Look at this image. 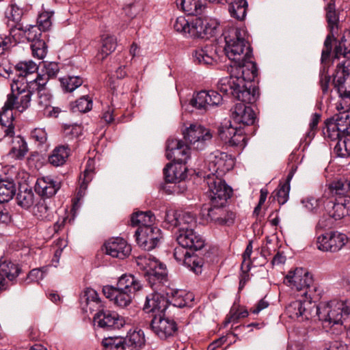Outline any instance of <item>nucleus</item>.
I'll return each instance as SVG.
<instances>
[{
  "label": "nucleus",
  "instance_id": "obj_14",
  "mask_svg": "<svg viewBox=\"0 0 350 350\" xmlns=\"http://www.w3.org/2000/svg\"><path fill=\"white\" fill-rule=\"evenodd\" d=\"M285 280L292 288L300 292L301 297L309 296L308 292L313 280L310 274L306 269L299 267L289 271Z\"/></svg>",
  "mask_w": 350,
  "mask_h": 350
},
{
  "label": "nucleus",
  "instance_id": "obj_44",
  "mask_svg": "<svg viewBox=\"0 0 350 350\" xmlns=\"http://www.w3.org/2000/svg\"><path fill=\"white\" fill-rule=\"evenodd\" d=\"M350 54V31H345L338 44L334 51V58L339 59Z\"/></svg>",
  "mask_w": 350,
  "mask_h": 350
},
{
  "label": "nucleus",
  "instance_id": "obj_5",
  "mask_svg": "<svg viewBox=\"0 0 350 350\" xmlns=\"http://www.w3.org/2000/svg\"><path fill=\"white\" fill-rule=\"evenodd\" d=\"M135 262L139 269L145 271L150 286L156 292H161L164 283L167 282L165 266L148 254L137 256Z\"/></svg>",
  "mask_w": 350,
  "mask_h": 350
},
{
  "label": "nucleus",
  "instance_id": "obj_31",
  "mask_svg": "<svg viewBox=\"0 0 350 350\" xmlns=\"http://www.w3.org/2000/svg\"><path fill=\"white\" fill-rule=\"evenodd\" d=\"M193 57L194 60L199 64L211 65L217 61V46L209 45L196 49Z\"/></svg>",
  "mask_w": 350,
  "mask_h": 350
},
{
  "label": "nucleus",
  "instance_id": "obj_22",
  "mask_svg": "<svg viewBox=\"0 0 350 350\" xmlns=\"http://www.w3.org/2000/svg\"><path fill=\"white\" fill-rule=\"evenodd\" d=\"M95 323L106 329H120L125 324L124 319L115 312L100 310L94 317Z\"/></svg>",
  "mask_w": 350,
  "mask_h": 350
},
{
  "label": "nucleus",
  "instance_id": "obj_56",
  "mask_svg": "<svg viewBox=\"0 0 350 350\" xmlns=\"http://www.w3.org/2000/svg\"><path fill=\"white\" fill-rule=\"evenodd\" d=\"M207 98V93L206 90L198 92L191 100V105L199 109H207V104L206 99Z\"/></svg>",
  "mask_w": 350,
  "mask_h": 350
},
{
  "label": "nucleus",
  "instance_id": "obj_1",
  "mask_svg": "<svg viewBox=\"0 0 350 350\" xmlns=\"http://www.w3.org/2000/svg\"><path fill=\"white\" fill-rule=\"evenodd\" d=\"M246 66L230 67V77L221 78L217 88L224 94H232L238 100L254 103L259 96L258 88L254 83L258 70L250 62Z\"/></svg>",
  "mask_w": 350,
  "mask_h": 350
},
{
  "label": "nucleus",
  "instance_id": "obj_59",
  "mask_svg": "<svg viewBox=\"0 0 350 350\" xmlns=\"http://www.w3.org/2000/svg\"><path fill=\"white\" fill-rule=\"evenodd\" d=\"M170 293L172 295V298L170 302L172 303L174 306L178 308H183L186 306L187 302L183 298V291L178 290H170V292H167V295H168Z\"/></svg>",
  "mask_w": 350,
  "mask_h": 350
},
{
  "label": "nucleus",
  "instance_id": "obj_63",
  "mask_svg": "<svg viewBox=\"0 0 350 350\" xmlns=\"http://www.w3.org/2000/svg\"><path fill=\"white\" fill-rule=\"evenodd\" d=\"M81 299L87 304H89L90 302H95L96 304H99L100 302L97 292L91 288H87L84 291Z\"/></svg>",
  "mask_w": 350,
  "mask_h": 350
},
{
  "label": "nucleus",
  "instance_id": "obj_58",
  "mask_svg": "<svg viewBox=\"0 0 350 350\" xmlns=\"http://www.w3.org/2000/svg\"><path fill=\"white\" fill-rule=\"evenodd\" d=\"M190 25L191 22L187 20L185 16H178L174 23V28L178 32L189 35Z\"/></svg>",
  "mask_w": 350,
  "mask_h": 350
},
{
  "label": "nucleus",
  "instance_id": "obj_38",
  "mask_svg": "<svg viewBox=\"0 0 350 350\" xmlns=\"http://www.w3.org/2000/svg\"><path fill=\"white\" fill-rule=\"evenodd\" d=\"M155 217L151 211L139 212L132 215L131 223L132 226H139V228L152 227Z\"/></svg>",
  "mask_w": 350,
  "mask_h": 350
},
{
  "label": "nucleus",
  "instance_id": "obj_32",
  "mask_svg": "<svg viewBox=\"0 0 350 350\" xmlns=\"http://www.w3.org/2000/svg\"><path fill=\"white\" fill-rule=\"evenodd\" d=\"M163 174L167 182L180 183L187 177L186 167L182 163H169L163 169Z\"/></svg>",
  "mask_w": 350,
  "mask_h": 350
},
{
  "label": "nucleus",
  "instance_id": "obj_62",
  "mask_svg": "<svg viewBox=\"0 0 350 350\" xmlns=\"http://www.w3.org/2000/svg\"><path fill=\"white\" fill-rule=\"evenodd\" d=\"M207 98L206 99L207 104V109L212 106H217L222 101V96L216 91H206Z\"/></svg>",
  "mask_w": 350,
  "mask_h": 350
},
{
  "label": "nucleus",
  "instance_id": "obj_35",
  "mask_svg": "<svg viewBox=\"0 0 350 350\" xmlns=\"http://www.w3.org/2000/svg\"><path fill=\"white\" fill-rule=\"evenodd\" d=\"M28 152L25 140L21 136H16L12 141V146L8 152V156L16 160H22Z\"/></svg>",
  "mask_w": 350,
  "mask_h": 350
},
{
  "label": "nucleus",
  "instance_id": "obj_25",
  "mask_svg": "<svg viewBox=\"0 0 350 350\" xmlns=\"http://www.w3.org/2000/svg\"><path fill=\"white\" fill-rule=\"evenodd\" d=\"M61 183L51 176H43L37 179L35 191L41 197L49 198L60 189Z\"/></svg>",
  "mask_w": 350,
  "mask_h": 350
},
{
  "label": "nucleus",
  "instance_id": "obj_40",
  "mask_svg": "<svg viewBox=\"0 0 350 350\" xmlns=\"http://www.w3.org/2000/svg\"><path fill=\"white\" fill-rule=\"evenodd\" d=\"M38 69V66L37 64L31 60L20 62L14 67L16 75L18 77L16 79L21 80L24 79L25 81H27L25 77L36 72ZM13 79H16L14 78Z\"/></svg>",
  "mask_w": 350,
  "mask_h": 350
},
{
  "label": "nucleus",
  "instance_id": "obj_57",
  "mask_svg": "<svg viewBox=\"0 0 350 350\" xmlns=\"http://www.w3.org/2000/svg\"><path fill=\"white\" fill-rule=\"evenodd\" d=\"M31 48L34 57L42 59L45 57L46 54V46L43 40L32 42Z\"/></svg>",
  "mask_w": 350,
  "mask_h": 350
},
{
  "label": "nucleus",
  "instance_id": "obj_41",
  "mask_svg": "<svg viewBox=\"0 0 350 350\" xmlns=\"http://www.w3.org/2000/svg\"><path fill=\"white\" fill-rule=\"evenodd\" d=\"M229 4V12L231 16L239 21H243L246 16L247 2L245 0H238L228 3Z\"/></svg>",
  "mask_w": 350,
  "mask_h": 350
},
{
  "label": "nucleus",
  "instance_id": "obj_8",
  "mask_svg": "<svg viewBox=\"0 0 350 350\" xmlns=\"http://www.w3.org/2000/svg\"><path fill=\"white\" fill-rule=\"evenodd\" d=\"M234 161L226 152L215 150L211 152L205 161L204 177H222L234 167Z\"/></svg>",
  "mask_w": 350,
  "mask_h": 350
},
{
  "label": "nucleus",
  "instance_id": "obj_49",
  "mask_svg": "<svg viewBox=\"0 0 350 350\" xmlns=\"http://www.w3.org/2000/svg\"><path fill=\"white\" fill-rule=\"evenodd\" d=\"M185 267L190 269L195 273L201 272V267L202 266V259L196 255L194 253L189 252V254L184 258L181 263Z\"/></svg>",
  "mask_w": 350,
  "mask_h": 350
},
{
  "label": "nucleus",
  "instance_id": "obj_64",
  "mask_svg": "<svg viewBox=\"0 0 350 350\" xmlns=\"http://www.w3.org/2000/svg\"><path fill=\"white\" fill-rule=\"evenodd\" d=\"M31 138L39 145L44 144L47 140V133L44 129L36 128L31 133Z\"/></svg>",
  "mask_w": 350,
  "mask_h": 350
},
{
  "label": "nucleus",
  "instance_id": "obj_46",
  "mask_svg": "<svg viewBox=\"0 0 350 350\" xmlns=\"http://www.w3.org/2000/svg\"><path fill=\"white\" fill-rule=\"evenodd\" d=\"M18 204L23 208H30L34 203V193L31 189L20 190L16 196Z\"/></svg>",
  "mask_w": 350,
  "mask_h": 350
},
{
  "label": "nucleus",
  "instance_id": "obj_42",
  "mask_svg": "<svg viewBox=\"0 0 350 350\" xmlns=\"http://www.w3.org/2000/svg\"><path fill=\"white\" fill-rule=\"evenodd\" d=\"M14 183L9 180H0V202H7L12 199L16 193Z\"/></svg>",
  "mask_w": 350,
  "mask_h": 350
},
{
  "label": "nucleus",
  "instance_id": "obj_36",
  "mask_svg": "<svg viewBox=\"0 0 350 350\" xmlns=\"http://www.w3.org/2000/svg\"><path fill=\"white\" fill-rule=\"evenodd\" d=\"M94 163V160L90 159L87 162L83 176H80V186L77 194V200L78 201L84 196L88 185L92 179Z\"/></svg>",
  "mask_w": 350,
  "mask_h": 350
},
{
  "label": "nucleus",
  "instance_id": "obj_21",
  "mask_svg": "<svg viewBox=\"0 0 350 350\" xmlns=\"http://www.w3.org/2000/svg\"><path fill=\"white\" fill-rule=\"evenodd\" d=\"M189 148L179 139H169L167 141L166 157L178 163H186L189 157Z\"/></svg>",
  "mask_w": 350,
  "mask_h": 350
},
{
  "label": "nucleus",
  "instance_id": "obj_17",
  "mask_svg": "<svg viewBox=\"0 0 350 350\" xmlns=\"http://www.w3.org/2000/svg\"><path fill=\"white\" fill-rule=\"evenodd\" d=\"M136 241L138 245L145 250L155 248L161 239L160 229L157 227L138 228L135 231Z\"/></svg>",
  "mask_w": 350,
  "mask_h": 350
},
{
  "label": "nucleus",
  "instance_id": "obj_13",
  "mask_svg": "<svg viewBox=\"0 0 350 350\" xmlns=\"http://www.w3.org/2000/svg\"><path fill=\"white\" fill-rule=\"evenodd\" d=\"M183 134L190 148L196 150L204 149L213 137L209 129L197 124H191Z\"/></svg>",
  "mask_w": 350,
  "mask_h": 350
},
{
  "label": "nucleus",
  "instance_id": "obj_43",
  "mask_svg": "<svg viewBox=\"0 0 350 350\" xmlns=\"http://www.w3.org/2000/svg\"><path fill=\"white\" fill-rule=\"evenodd\" d=\"M42 30L40 29L38 25H29V27H24L23 29H18L17 37L18 38L16 42L20 40V37L24 36L26 38L31 42L37 40H41L40 37Z\"/></svg>",
  "mask_w": 350,
  "mask_h": 350
},
{
  "label": "nucleus",
  "instance_id": "obj_33",
  "mask_svg": "<svg viewBox=\"0 0 350 350\" xmlns=\"http://www.w3.org/2000/svg\"><path fill=\"white\" fill-rule=\"evenodd\" d=\"M13 107L7 106L5 101L0 112V124L4 129L5 135L12 137L14 134V126L13 124L14 116L12 110Z\"/></svg>",
  "mask_w": 350,
  "mask_h": 350
},
{
  "label": "nucleus",
  "instance_id": "obj_45",
  "mask_svg": "<svg viewBox=\"0 0 350 350\" xmlns=\"http://www.w3.org/2000/svg\"><path fill=\"white\" fill-rule=\"evenodd\" d=\"M126 347L131 348H139L144 345L145 338L142 330L129 332L124 338Z\"/></svg>",
  "mask_w": 350,
  "mask_h": 350
},
{
  "label": "nucleus",
  "instance_id": "obj_29",
  "mask_svg": "<svg viewBox=\"0 0 350 350\" xmlns=\"http://www.w3.org/2000/svg\"><path fill=\"white\" fill-rule=\"evenodd\" d=\"M59 68L56 62H44L40 72L31 81V85H38L40 88H44L51 78H54L59 72Z\"/></svg>",
  "mask_w": 350,
  "mask_h": 350
},
{
  "label": "nucleus",
  "instance_id": "obj_16",
  "mask_svg": "<svg viewBox=\"0 0 350 350\" xmlns=\"http://www.w3.org/2000/svg\"><path fill=\"white\" fill-rule=\"evenodd\" d=\"M347 241L348 238L345 234L333 232L319 236L317 247L321 251L336 252L341 250Z\"/></svg>",
  "mask_w": 350,
  "mask_h": 350
},
{
  "label": "nucleus",
  "instance_id": "obj_9",
  "mask_svg": "<svg viewBox=\"0 0 350 350\" xmlns=\"http://www.w3.org/2000/svg\"><path fill=\"white\" fill-rule=\"evenodd\" d=\"M208 185L207 195L215 207L224 206L230 197L232 189L219 176L204 177Z\"/></svg>",
  "mask_w": 350,
  "mask_h": 350
},
{
  "label": "nucleus",
  "instance_id": "obj_54",
  "mask_svg": "<svg viewBox=\"0 0 350 350\" xmlns=\"http://www.w3.org/2000/svg\"><path fill=\"white\" fill-rule=\"evenodd\" d=\"M53 14V12H44L38 16L37 18V25L42 31H48L51 27V18Z\"/></svg>",
  "mask_w": 350,
  "mask_h": 350
},
{
  "label": "nucleus",
  "instance_id": "obj_23",
  "mask_svg": "<svg viewBox=\"0 0 350 350\" xmlns=\"http://www.w3.org/2000/svg\"><path fill=\"white\" fill-rule=\"evenodd\" d=\"M23 15V10L16 4L10 5L5 12L6 24L10 29V35L16 40L18 29H23V25L21 23Z\"/></svg>",
  "mask_w": 350,
  "mask_h": 350
},
{
  "label": "nucleus",
  "instance_id": "obj_51",
  "mask_svg": "<svg viewBox=\"0 0 350 350\" xmlns=\"http://www.w3.org/2000/svg\"><path fill=\"white\" fill-rule=\"evenodd\" d=\"M60 81L64 90L69 92L74 91L83 83L82 79L77 76L65 77L62 78Z\"/></svg>",
  "mask_w": 350,
  "mask_h": 350
},
{
  "label": "nucleus",
  "instance_id": "obj_53",
  "mask_svg": "<svg viewBox=\"0 0 350 350\" xmlns=\"http://www.w3.org/2000/svg\"><path fill=\"white\" fill-rule=\"evenodd\" d=\"M92 108V100L88 96H83L77 100L75 104L72 106L73 112L86 113L90 111Z\"/></svg>",
  "mask_w": 350,
  "mask_h": 350
},
{
  "label": "nucleus",
  "instance_id": "obj_20",
  "mask_svg": "<svg viewBox=\"0 0 350 350\" xmlns=\"http://www.w3.org/2000/svg\"><path fill=\"white\" fill-rule=\"evenodd\" d=\"M176 241L180 245L194 251L202 249L205 244L201 235L195 232L193 229L187 227L179 229Z\"/></svg>",
  "mask_w": 350,
  "mask_h": 350
},
{
  "label": "nucleus",
  "instance_id": "obj_11",
  "mask_svg": "<svg viewBox=\"0 0 350 350\" xmlns=\"http://www.w3.org/2000/svg\"><path fill=\"white\" fill-rule=\"evenodd\" d=\"M315 304L311 301V297H303L291 301L286 306V315L294 320L303 321L314 317Z\"/></svg>",
  "mask_w": 350,
  "mask_h": 350
},
{
  "label": "nucleus",
  "instance_id": "obj_19",
  "mask_svg": "<svg viewBox=\"0 0 350 350\" xmlns=\"http://www.w3.org/2000/svg\"><path fill=\"white\" fill-rule=\"evenodd\" d=\"M350 59H346L337 66L336 73L333 80L334 88L339 96L350 100V90L346 87V81L349 78ZM350 105V103L349 104Z\"/></svg>",
  "mask_w": 350,
  "mask_h": 350
},
{
  "label": "nucleus",
  "instance_id": "obj_52",
  "mask_svg": "<svg viewBox=\"0 0 350 350\" xmlns=\"http://www.w3.org/2000/svg\"><path fill=\"white\" fill-rule=\"evenodd\" d=\"M249 313L247 309L236 306L232 307L227 319L225 321V325L228 323H237L240 319L245 318Z\"/></svg>",
  "mask_w": 350,
  "mask_h": 350
},
{
  "label": "nucleus",
  "instance_id": "obj_15",
  "mask_svg": "<svg viewBox=\"0 0 350 350\" xmlns=\"http://www.w3.org/2000/svg\"><path fill=\"white\" fill-rule=\"evenodd\" d=\"M218 135L221 140L230 146L244 148L246 145V137L243 130L232 126L230 122H225L219 127Z\"/></svg>",
  "mask_w": 350,
  "mask_h": 350
},
{
  "label": "nucleus",
  "instance_id": "obj_50",
  "mask_svg": "<svg viewBox=\"0 0 350 350\" xmlns=\"http://www.w3.org/2000/svg\"><path fill=\"white\" fill-rule=\"evenodd\" d=\"M35 90L38 91V100L37 104L39 110H44L51 107V95L45 90L44 88H40L36 86Z\"/></svg>",
  "mask_w": 350,
  "mask_h": 350
},
{
  "label": "nucleus",
  "instance_id": "obj_3",
  "mask_svg": "<svg viewBox=\"0 0 350 350\" xmlns=\"http://www.w3.org/2000/svg\"><path fill=\"white\" fill-rule=\"evenodd\" d=\"M224 52L231 61L230 67H247L249 62L257 69L252 60V49L244 29L232 27L225 34Z\"/></svg>",
  "mask_w": 350,
  "mask_h": 350
},
{
  "label": "nucleus",
  "instance_id": "obj_37",
  "mask_svg": "<svg viewBox=\"0 0 350 350\" xmlns=\"http://www.w3.org/2000/svg\"><path fill=\"white\" fill-rule=\"evenodd\" d=\"M176 5L189 15L200 14L204 8L201 0H176Z\"/></svg>",
  "mask_w": 350,
  "mask_h": 350
},
{
  "label": "nucleus",
  "instance_id": "obj_48",
  "mask_svg": "<svg viewBox=\"0 0 350 350\" xmlns=\"http://www.w3.org/2000/svg\"><path fill=\"white\" fill-rule=\"evenodd\" d=\"M102 344L105 350H125V340L121 337H109L105 338Z\"/></svg>",
  "mask_w": 350,
  "mask_h": 350
},
{
  "label": "nucleus",
  "instance_id": "obj_55",
  "mask_svg": "<svg viewBox=\"0 0 350 350\" xmlns=\"http://www.w3.org/2000/svg\"><path fill=\"white\" fill-rule=\"evenodd\" d=\"M301 203L307 211L316 213L323 204V199L309 196L303 199Z\"/></svg>",
  "mask_w": 350,
  "mask_h": 350
},
{
  "label": "nucleus",
  "instance_id": "obj_28",
  "mask_svg": "<svg viewBox=\"0 0 350 350\" xmlns=\"http://www.w3.org/2000/svg\"><path fill=\"white\" fill-rule=\"evenodd\" d=\"M103 293L105 296L113 301L115 304L120 307H126L130 304L133 297L124 291H120V286H105L103 288Z\"/></svg>",
  "mask_w": 350,
  "mask_h": 350
},
{
  "label": "nucleus",
  "instance_id": "obj_2",
  "mask_svg": "<svg viewBox=\"0 0 350 350\" xmlns=\"http://www.w3.org/2000/svg\"><path fill=\"white\" fill-rule=\"evenodd\" d=\"M150 296L146 297L144 310L146 312H158L151 320L150 327L160 338L166 339L173 336L178 329L174 320L163 314L168 307L169 301L161 292H155Z\"/></svg>",
  "mask_w": 350,
  "mask_h": 350
},
{
  "label": "nucleus",
  "instance_id": "obj_39",
  "mask_svg": "<svg viewBox=\"0 0 350 350\" xmlns=\"http://www.w3.org/2000/svg\"><path fill=\"white\" fill-rule=\"evenodd\" d=\"M224 206H214L211 204V207L204 208L202 210L203 215H206L207 220L214 221L219 224H224L227 222L225 217L226 211L223 209Z\"/></svg>",
  "mask_w": 350,
  "mask_h": 350
},
{
  "label": "nucleus",
  "instance_id": "obj_24",
  "mask_svg": "<svg viewBox=\"0 0 350 350\" xmlns=\"http://www.w3.org/2000/svg\"><path fill=\"white\" fill-rule=\"evenodd\" d=\"M19 271L18 265L0 258V293L8 288Z\"/></svg>",
  "mask_w": 350,
  "mask_h": 350
},
{
  "label": "nucleus",
  "instance_id": "obj_10",
  "mask_svg": "<svg viewBox=\"0 0 350 350\" xmlns=\"http://www.w3.org/2000/svg\"><path fill=\"white\" fill-rule=\"evenodd\" d=\"M323 129V133L331 140H336L341 136L350 133V111H339L332 118L327 119Z\"/></svg>",
  "mask_w": 350,
  "mask_h": 350
},
{
  "label": "nucleus",
  "instance_id": "obj_4",
  "mask_svg": "<svg viewBox=\"0 0 350 350\" xmlns=\"http://www.w3.org/2000/svg\"><path fill=\"white\" fill-rule=\"evenodd\" d=\"M350 314V306L344 301L332 300L315 304L314 317H318L324 327L342 325Z\"/></svg>",
  "mask_w": 350,
  "mask_h": 350
},
{
  "label": "nucleus",
  "instance_id": "obj_47",
  "mask_svg": "<svg viewBox=\"0 0 350 350\" xmlns=\"http://www.w3.org/2000/svg\"><path fill=\"white\" fill-rule=\"evenodd\" d=\"M117 46L116 38L113 36H107L102 40V46L99 55L102 59L115 51Z\"/></svg>",
  "mask_w": 350,
  "mask_h": 350
},
{
  "label": "nucleus",
  "instance_id": "obj_26",
  "mask_svg": "<svg viewBox=\"0 0 350 350\" xmlns=\"http://www.w3.org/2000/svg\"><path fill=\"white\" fill-rule=\"evenodd\" d=\"M246 104V102L243 101L237 103L232 110V118L239 124H253L256 119L255 113L251 107L247 106Z\"/></svg>",
  "mask_w": 350,
  "mask_h": 350
},
{
  "label": "nucleus",
  "instance_id": "obj_18",
  "mask_svg": "<svg viewBox=\"0 0 350 350\" xmlns=\"http://www.w3.org/2000/svg\"><path fill=\"white\" fill-rule=\"evenodd\" d=\"M217 26L215 21L197 18L191 22L189 36L194 38H208L215 34Z\"/></svg>",
  "mask_w": 350,
  "mask_h": 350
},
{
  "label": "nucleus",
  "instance_id": "obj_12",
  "mask_svg": "<svg viewBox=\"0 0 350 350\" xmlns=\"http://www.w3.org/2000/svg\"><path fill=\"white\" fill-rule=\"evenodd\" d=\"M326 20L329 28L330 33L327 35L325 42L324 48L321 53V62L325 64L328 61L332 48V40L334 39V33L338 29L339 16L336 11L335 1L331 0L325 7Z\"/></svg>",
  "mask_w": 350,
  "mask_h": 350
},
{
  "label": "nucleus",
  "instance_id": "obj_27",
  "mask_svg": "<svg viewBox=\"0 0 350 350\" xmlns=\"http://www.w3.org/2000/svg\"><path fill=\"white\" fill-rule=\"evenodd\" d=\"M105 248L107 254L120 259L129 256L131 252V246L124 239L120 237L109 240L105 243Z\"/></svg>",
  "mask_w": 350,
  "mask_h": 350
},
{
  "label": "nucleus",
  "instance_id": "obj_34",
  "mask_svg": "<svg viewBox=\"0 0 350 350\" xmlns=\"http://www.w3.org/2000/svg\"><path fill=\"white\" fill-rule=\"evenodd\" d=\"M68 146L61 145L55 147L49 156L48 161L55 167L63 165L70 155Z\"/></svg>",
  "mask_w": 350,
  "mask_h": 350
},
{
  "label": "nucleus",
  "instance_id": "obj_6",
  "mask_svg": "<svg viewBox=\"0 0 350 350\" xmlns=\"http://www.w3.org/2000/svg\"><path fill=\"white\" fill-rule=\"evenodd\" d=\"M38 85H31V81L24 79H13L11 84V93L7 97V106L13 107L19 112H23L29 106L31 96Z\"/></svg>",
  "mask_w": 350,
  "mask_h": 350
},
{
  "label": "nucleus",
  "instance_id": "obj_30",
  "mask_svg": "<svg viewBox=\"0 0 350 350\" xmlns=\"http://www.w3.org/2000/svg\"><path fill=\"white\" fill-rule=\"evenodd\" d=\"M117 286L120 291L134 296L143 288L142 281L132 274H124L118 280Z\"/></svg>",
  "mask_w": 350,
  "mask_h": 350
},
{
  "label": "nucleus",
  "instance_id": "obj_7",
  "mask_svg": "<svg viewBox=\"0 0 350 350\" xmlns=\"http://www.w3.org/2000/svg\"><path fill=\"white\" fill-rule=\"evenodd\" d=\"M330 189L334 196V200L327 204L329 215L335 219H340L350 215V193L344 187L342 180L331 183Z\"/></svg>",
  "mask_w": 350,
  "mask_h": 350
},
{
  "label": "nucleus",
  "instance_id": "obj_61",
  "mask_svg": "<svg viewBox=\"0 0 350 350\" xmlns=\"http://www.w3.org/2000/svg\"><path fill=\"white\" fill-rule=\"evenodd\" d=\"M290 186L282 185L276 191L275 198L280 204H285L288 200Z\"/></svg>",
  "mask_w": 350,
  "mask_h": 350
},
{
  "label": "nucleus",
  "instance_id": "obj_60",
  "mask_svg": "<svg viewBox=\"0 0 350 350\" xmlns=\"http://www.w3.org/2000/svg\"><path fill=\"white\" fill-rule=\"evenodd\" d=\"M179 221H181V224H178L179 229L183 227L191 228L196 222L194 215L188 212L183 213L181 215L179 214Z\"/></svg>",
  "mask_w": 350,
  "mask_h": 350
}]
</instances>
